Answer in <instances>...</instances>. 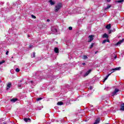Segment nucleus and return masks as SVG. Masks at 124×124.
Segmentation results:
<instances>
[{"label":"nucleus","mask_w":124,"mask_h":124,"mask_svg":"<svg viewBox=\"0 0 124 124\" xmlns=\"http://www.w3.org/2000/svg\"><path fill=\"white\" fill-rule=\"evenodd\" d=\"M120 92V90L118 89H115L114 91L112 93V95L111 96H114V95H117V93Z\"/></svg>","instance_id":"4"},{"label":"nucleus","mask_w":124,"mask_h":124,"mask_svg":"<svg viewBox=\"0 0 124 124\" xmlns=\"http://www.w3.org/2000/svg\"><path fill=\"white\" fill-rule=\"evenodd\" d=\"M106 28L108 30H110L111 29V24H108L106 26Z\"/></svg>","instance_id":"14"},{"label":"nucleus","mask_w":124,"mask_h":124,"mask_svg":"<svg viewBox=\"0 0 124 124\" xmlns=\"http://www.w3.org/2000/svg\"><path fill=\"white\" fill-rule=\"evenodd\" d=\"M91 71H92L91 70H89V71H88L84 75V77H86V76H88V75H89V74H90V73H91Z\"/></svg>","instance_id":"7"},{"label":"nucleus","mask_w":124,"mask_h":124,"mask_svg":"<svg viewBox=\"0 0 124 124\" xmlns=\"http://www.w3.org/2000/svg\"><path fill=\"white\" fill-rule=\"evenodd\" d=\"M51 5H54L55 4V1H53V0H49L48 1Z\"/></svg>","instance_id":"11"},{"label":"nucleus","mask_w":124,"mask_h":124,"mask_svg":"<svg viewBox=\"0 0 124 124\" xmlns=\"http://www.w3.org/2000/svg\"><path fill=\"white\" fill-rule=\"evenodd\" d=\"M33 58H35V52H33Z\"/></svg>","instance_id":"30"},{"label":"nucleus","mask_w":124,"mask_h":124,"mask_svg":"<svg viewBox=\"0 0 124 124\" xmlns=\"http://www.w3.org/2000/svg\"><path fill=\"white\" fill-rule=\"evenodd\" d=\"M108 35L106 33H105L103 35V38H108Z\"/></svg>","instance_id":"17"},{"label":"nucleus","mask_w":124,"mask_h":124,"mask_svg":"<svg viewBox=\"0 0 124 124\" xmlns=\"http://www.w3.org/2000/svg\"><path fill=\"white\" fill-rule=\"evenodd\" d=\"M110 7H111V6L108 5V6H107V7L106 8H105V10H106V9H109V8H110Z\"/></svg>","instance_id":"24"},{"label":"nucleus","mask_w":124,"mask_h":124,"mask_svg":"<svg viewBox=\"0 0 124 124\" xmlns=\"http://www.w3.org/2000/svg\"><path fill=\"white\" fill-rule=\"evenodd\" d=\"M106 42H110V41L108 39H106V40H104L103 41L102 44H105V43H106Z\"/></svg>","instance_id":"15"},{"label":"nucleus","mask_w":124,"mask_h":124,"mask_svg":"<svg viewBox=\"0 0 124 124\" xmlns=\"http://www.w3.org/2000/svg\"><path fill=\"white\" fill-rule=\"evenodd\" d=\"M22 87V85H21L20 84H18V89H21V87Z\"/></svg>","instance_id":"29"},{"label":"nucleus","mask_w":124,"mask_h":124,"mask_svg":"<svg viewBox=\"0 0 124 124\" xmlns=\"http://www.w3.org/2000/svg\"><path fill=\"white\" fill-rule=\"evenodd\" d=\"M19 82H22V81H20Z\"/></svg>","instance_id":"44"},{"label":"nucleus","mask_w":124,"mask_h":124,"mask_svg":"<svg viewBox=\"0 0 124 124\" xmlns=\"http://www.w3.org/2000/svg\"><path fill=\"white\" fill-rule=\"evenodd\" d=\"M114 59H117V56H115L114 57Z\"/></svg>","instance_id":"38"},{"label":"nucleus","mask_w":124,"mask_h":124,"mask_svg":"<svg viewBox=\"0 0 124 124\" xmlns=\"http://www.w3.org/2000/svg\"><path fill=\"white\" fill-rule=\"evenodd\" d=\"M30 83L31 84V85H32L33 86H35L36 85V83H35V82L31 80L30 81Z\"/></svg>","instance_id":"18"},{"label":"nucleus","mask_w":124,"mask_h":124,"mask_svg":"<svg viewBox=\"0 0 124 124\" xmlns=\"http://www.w3.org/2000/svg\"><path fill=\"white\" fill-rule=\"evenodd\" d=\"M97 53H98V51H96L95 52V54H97Z\"/></svg>","instance_id":"37"},{"label":"nucleus","mask_w":124,"mask_h":124,"mask_svg":"<svg viewBox=\"0 0 124 124\" xmlns=\"http://www.w3.org/2000/svg\"><path fill=\"white\" fill-rule=\"evenodd\" d=\"M3 124H6V123H3Z\"/></svg>","instance_id":"40"},{"label":"nucleus","mask_w":124,"mask_h":124,"mask_svg":"<svg viewBox=\"0 0 124 124\" xmlns=\"http://www.w3.org/2000/svg\"><path fill=\"white\" fill-rule=\"evenodd\" d=\"M5 62V61L2 60V61H0V65L2 64V63H4Z\"/></svg>","instance_id":"23"},{"label":"nucleus","mask_w":124,"mask_h":124,"mask_svg":"<svg viewBox=\"0 0 124 124\" xmlns=\"http://www.w3.org/2000/svg\"><path fill=\"white\" fill-rule=\"evenodd\" d=\"M54 52H55V53H59V48H58V47H55L54 48Z\"/></svg>","instance_id":"16"},{"label":"nucleus","mask_w":124,"mask_h":124,"mask_svg":"<svg viewBox=\"0 0 124 124\" xmlns=\"http://www.w3.org/2000/svg\"><path fill=\"white\" fill-rule=\"evenodd\" d=\"M31 17L33 18V19H36V17L33 15H31Z\"/></svg>","instance_id":"27"},{"label":"nucleus","mask_w":124,"mask_h":124,"mask_svg":"<svg viewBox=\"0 0 124 124\" xmlns=\"http://www.w3.org/2000/svg\"><path fill=\"white\" fill-rule=\"evenodd\" d=\"M93 35H91L89 36V40L88 41V42H92V40H93V37H94Z\"/></svg>","instance_id":"5"},{"label":"nucleus","mask_w":124,"mask_h":124,"mask_svg":"<svg viewBox=\"0 0 124 124\" xmlns=\"http://www.w3.org/2000/svg\"><path fill=\"white\" fill-rule=\"evenodd\" d=\"M57 105H59V106L63 105V103L62 101L58 102L57 103Z\"/></svg>","instance_id":"20"},{"label":"nucleus","mask_w":124,"mask_h":124,"mask_svg":"<svg viewBox=\"0 0 124 124\" xmlns=\"http://www.w3.org/2000/svg\"><path fill=\"white\" fill-rule=\"evenodd\" d=\"M100 122V118H98L96 119V120L95 121V122L93 124H99Z\"/></svg>","instance_id":"6"},{"label":"nucleus","mask_w":124,"mask_h":124,"mask_svg":"<svg viewBox=\"0 0 124 124\" xmlns=\"http://www.w3.org/2000/svg\"><path fill=\"white\" fill-rule=\"evenodd\" d=\"M32 45H30L29 46V48H32Z\"/></svg>","instance_id":"32"},{"label":"nucleus","mask_w":124,"mask_h":124,"mask_svg":"<svg viewBox=\"0 0 124 124\" xmlns=\"http://www.w3.org/2000/svg\"><path fill=\"white\" fill-rule=\"evenodd\" d=\"M51 30L53 32H57V29L56 28H54V27H51Z\"/></svg>","instance_id":"12"},{"label":"nucleus","mask_w":124,"mask_h":124,"mask_svg":"<svg viewBox=\"0 0 124 124\" xmlns=\"http://www.w3.org/2000/svg\"><path fill=\"white\" fill-rule=\"evenodd\" d=\"M90 90H92L93 89V87L92 86H90V88H89Z\"/></svg>","instance_id":"33"},{"label":"nucleus","mask_w":124,"mask_h":124,"mask_svg":"<svg viewBox=\"0 0 124 124\" xmlns=\"http://www.w3.org/2000/svg\"><path fill=\"white\" fill-rule=\"evenodd\" d=\"M16 72H19L20 71V69L17 68L16 69Z\"/></svg>","instance_id":"26"},{"label":"nucleus","mask_w":124,"mask_h":124,"mask_svg":"<svg viewBox=\"0 0 124 124\" xmlns=\"http://www.w3.org/2000/svg\"><path fill=\"white\" fill-rule=\"evenodd\" d=\"M12 59H13V57H12Z\"/></svg>","instance_id":"43"},{"label":"nucleus","mask_w":124,"mask_h":124,"mask_svg":"<svg viewBox=\"0 0 124 124\" xmlns=\"http://www.w3.org/2000/svg\"><path fill=\"white\" fill-rule=\"evenodd\" d=\"M62 7V3H58L55 5L54 7V11L55 12H58Z\"/></svg>","instance_id":"2"},{"label":"nucleus","mask_w":124,"mask_h":124,"mask_svg":"<svg viewBox=\"0 0 124 124\" xmlns=\"http://www.w3.org/2000/svg\"><path fill=\"white\" fill-rule=\"evenodd\" d=\"M123 42H124V40H122L120 41L119 42H118L116 44V45H120V44H121V43H123Z\"/></svg>","instance_id":"21"},{"label":"nucleus","mask_w":124,"mask_h":124,"mask_svg":"<svg viewBox=\"0 0 124 124\" xmlns=\"http://www.w3.org/2000/svg\"><path fill=\"white\" fill-rule=\"evenodd\" d=\"M24 121L26 122V123H31V119L30 118H24Z\"/></svg>","instance_id":"8"},{"label":"nucleus","mask_w":124,"mask_h":124,"mask_svg":"<svg viewBox=\"0 0 124 124\" xmlns=\"http://www.w3.org/2000/svg\"><path fill=\"white\" fill-rule=\"evenodd\" d=\"M83 60H87L88 59V57L86 55H84L82 58Z\"/></svg>","instance_id":"22"},{"label":"nucleus","mask_w":124,"mask_h":124,"mask_svg":"<svg viewBox=\"0 0 124 124\" xmlns=\"http://www.w3.org/2000/svg\"><path fill=\"white\" fill-rule=\"evenodd\" d=\"M1 82H2L1 80H0V83H1Z\"/></svg>","instance_id":"41"},{"label":"nucleus","mask_w":124,"mask_h":124,"mask_svg":"<svg viewBox=\"0 0 124 124\" xmlns=\"http://www.w3.org/2000/svg\"><path fill=\"white\" fill-rule=\"evenodd\" d=\"M124 1V0H119L116 1V2H118V3H123Z\"/></svg>","instance_id":"19"},{"label":"nucleus","mask_w":124,"mask_h":124,"mask_svg":"<svg viewBox=\"0 0 124 124\" xmlns=\"http://www.w3.org/2000/svg\"><path fill=\"white\" fill-rule=\"evenodd\" d=\"M11 87V82H9L8 84L7 85V89L6 90H9L10 89V87Z\"/></svg>","instance_id":"9"},{"label":"nucleus","mask_w":124,"mask_h":124,"mask_svg":"<svg viewBox=\"0 0 124 124\" xmlns=\"http://www.w3.org/2000/svg\"><path fill=\"white\" fill-rule=\"evenodd\" d=\"M120 110H121V111H124V103L121 105Z\"/></svg>","instance_id":"10"},{"label":"nucleus","mask_w":124,"mask_h":124,"mask_svg":"<svg viewBox=\"0 0 124 124\" xmlns=\"http://www.w3.org/2000/svg\"><path fill=\"white\" fill-rule=\"evenodd\" d=\"M93 45H94V44L92 43L90 46V49H92V48H93Z\"/></svg>","instance_id":"25"},{"label":"nucleus","mask_w":124,"mask_h":124,"mask_svg":"<svg viewBox=\"0 0 124 124\" xmlns=\"http://www.w3.org/2000/svg\"><path fill=\"white\" fill-rule=\"evenodd\" d=\"M91 107H93V105H91Z\"/></svg>","instance_id":"42"},{"label":"nucleus","mask_w":124,"mask_h":124,"mask_svg":"<svg viewBox=\"0 0 124 124\" xmlns=\"http://www.w3.org/2000/svg\"><path fill=\"white\" fill-rule=\"evenodd\" d=\"M111 0H107V1H108V2H110Z\"/></svg>","instance_id":"36"},{"label":"nucleus","mask_w":124,"mask_h":124,"mask_svg":"<svg viewBox=\"0 0 124 124\" xmlns=\"http://www.w3.org/2000/svg\"><path fill=\"white\" fill-rule=\"evenodd\" d=\"M82 64H83V65H85L86 64V63H83Z\"/></svg>","instance_id":"39"},{"label":"nucleus","mask_w":124,"mask_h":124,"mask_svg":"<svg viewBox=\"0 0 124 124\" xmlns=\"http://www.w3.org/2000/svg\"><path fill=\"white\" fill-rule=\"evenodd\" d=\"M69 31H72V27H69Z\"/></svg>","instance_id":"31"},{"label":"nucleus","mask_w":124,"mask_h":124,"mask_svg":"<svg viewBox=\"0 0 124 124\" xmlns=\"http://www.w3.org/2000/svg\"><path fill=\"white\" fill-rule=\"evenodd\" d=\"M46 21H47V22H50V19H47L46 20Z\"/></svg>","instance_id":"34"},{"label":"nucleus","mask_w":124,"mask_h":124,"mask_svg":"<svg viewBox=\"0 0 124 124\" xmlns=\"http://www.w3.org/2000/svg\"><path fill=\"white\" fill-rule=\"evenodd\" d=\"M74 11H76L77 13H78V14H81L84 12L83 11V9H82L81 8H78L77 10L75 9Z\"/></svg>","instance_id":"3"},{"label":"nucleus","mask_w":124,"mask_h":124,"mask_svg":"<svg viewBox=\"0 0 124 124\" xmlns=\"http://www.w3.org/2000/svg\"><path fill=\"white\" fill-rule=\"evenodd\" d=\"M17 100H18V99L13 98V99H11V102L14 103V102H16V101H17Z\"/></svg>","instance_id":"13"},{"label":"nucleus","mask_w":124,"mask_h":124,"mask_svg":"<svg viewBox=\"0 0 124 124\" xmlns=\"http://www.w3.org/2000/svg\"><path fill=\"white\" fill-rule=\"evenodd\" d=\"M42 99V98H38L37 99V101H39L40 100H41Z\"/></svg>","instance_id":"28"},{"label":"nucleus","mask_w":124,"mask_h":124,"mask_svg":"<svg viewBox=\"0 0 124 124\" xmlns=\"http://www.w3.org/2000/svg\"><path fill=\"white\" fill-rule=\"evenodd\" d=\"M120 69H121V67H116L113 69H111V71H112V72H111L110 73L108 74L105 78L103 82H105V81H106V80H107V79H108V77H109V76H110V75H111V74H112V73H113V72H115V71H116V70H120Z\"/></svg>","instance_id":"1"},{"label":"nucleus","mask_w":124,"mask_h":124,"mask_svg":"<svg viewBox=\"0 0 124 124\" xmlns=\"http://www.w3.org/2000/svg\"><path fill=\"white\" fill-rule=\"evenodd\" d=\"M8 53H9V52L7 51V52H6V55H8Z\"/></svg>","instance_id":"35"}]
</instances>
